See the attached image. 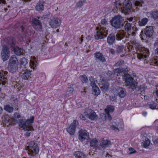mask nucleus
<instances>
[{
	"label": "nucleus",
	"instance_id": "nucleus-37",
	"mask_svg": "<svg viewBox=\"0 0 158 158\" xmlns=\"http://www.w3.org/2000/svg\"><path fill=\"white\" fill-rule=\"evenodd\" d=\"M131 26L130 23H127L124 25V29L125 31L128 32L131 28Z\"/></svg>",
	"mask_w": 158,
	"mask_h": 158
},
{
	"label": "nucleus",
	"instance_id": "nucleus-52",
	"mask_svg": "<svg viewBox=\"0 0 158 158\" xmlns=\"http://www.w3.org/2000/svg\"><path fill=\"white\" fill-rule=\"evenodd\" d=\"M110 128L111 129H112L113 130H118V131H119V129L118 128H117V127H115V126H114L113 125L111 126Z\"/></svg>",
	"mask_w": 158,
	"mask_h": 158
},
{
	"label": "nucleus",
	"instance_id": "nucleus-19",
	"mask_svg": "<svg viewBox=\"0 0 158 158\" xmlns=\"http://www.w3.org/2000/svg\"><path fill=\"white\" fill-rule=\"evenodd\" d=\"M117 94L121 98H124L126 95L125 89L121 87H118L117 89Z\"/></svg>",
	"mask_w": 158,
	"mask_h": 158
},
{
	"label": "nucleus",
	"instance_id": "nucleus-47",
	"mask_svg": "<svg viewBox=\"0 0 158 158\" xmlns=\"http://www.w3.org/2000/svg\"><path fill=\"white\" fill-rule=\"evenodd\" d=\"M5 77L2 72H0V81H3Z\"/></svg>",
	"mask_w": 158,
	"mask_h": 158
},
{
	"label": "nucleus",
	"instance_id": "nucleus-25",
	"mask_svg": "<svg viewBox=\"0 0 158 158\" xmlns=\"http://www.w3.org/2000/svg\"><path fill=\"white\" fill-rule=\"evenodd\" d=\"M30 75V71L29 70H27L22 74V77L23 79L27 80L28 79Z\"/></svg>",
	"mask_w": 158,
	"mask_h": 158
},
{
	"label": "nucleus",
	"instance_id": "nucleus-36",
	"mask_svg": "<svg viewBox=\"0 0 158 158\" xmlns=\"http://www.w3.org/2000/svg\"><path fill=\"white\" fill-rule=\"evenodd\" d=\"M114 107L112 106H107V108L105 109L106 113H109V112H112L113 111Z\"/></svg>",
	"mask_w": 158,
	"mask_h": 158
},
{
	"label": "nucleus",
	"instance_id": "nucleus-16",
	"mask_svg": "<svg viewBox=\"0 0 158 158\" xmlns=\"http://www.w3.org/2000/svg\"><path fill=\"white\" fill-rule=\"evenodd\" d=\"M78 125V123L76 120H74L72 123L67 129L68 132L71 135L74 134L75 132L76 127Z\"/></svg>",
	"mask_w": 158,
	"mask_h": 158
},
{
	"label": "nucleus",
	"instance_id": "nucleus-17",
	"mask_svg": "<svg viewBox=\"0 0 158 158\" xmlns=\"http://www.w3.org/2000/svg\"><path fill=\"white\" fill-rule=\"evenodd\" d=\"M32 26L36 30L40 31L42 27L41 22L36 18L33 19L32 20Z\"/></svg>",
	"mask_w": 158,
	"mask_h": 158
},
{
	"label": "nucleus",
	"instance_id": "nucleus-39",
	"mask_svg": "<svg viewBox=\"0 0 158 158\" xmlns=\"http://www.w3.org/2000/svg\"><path fill=\"white\" fill-rule=\"evenodd\" d=\"M98 143V141L96 139H93L90 143V146L92 147H96Z\"/></svg>",
	"mask_w": 158,
	"mask_h": 158
},
{
	"label": "nucleus",
	"instance_id": "nucleus-53",
	"mask_svg": "<svg viewBox=\"0 0 158 158\" xmlns=\"http://www.w3.org/2000/svg\"><path fill=\"white\" fill-rule=\"evenodd\" d=\"M120 2L119 1H116L115 2V6H116L117 7L120 6Z\"/></svg>",
	"mask_w": 158,
	"mask_h": 158
},
{
	"label": "nucleus",
	"instance_id": "nucleus-13",
	"mask_svg": "<svg viewBox=\"0 0 158 158\" xmlns=\"http://www.w3.org/2000/svg\"><path fill=\"white\" fill-rule=\"evenodd\" d=\"M100 88L103 91H105L109 89V84L106 79L103 78L101 79V81L99 83Z\"/></svg>",
	"mask_w": 158,
	"mask_h": 158
},
{
	"label": "nucleus",
	"instance_id": "nucleus-9",
	"mask_svg": "<svg viewBox=\"0 0 158 158\" xmlns=\"http://www.w3.org/2000/svg\"><path fill=\"white\" fill-rule=\"evenodd\" d=\"M107 34V31L106 28L101 27L99 31H97L94 37L96 40L101 39L106 37Z\"/></svg>",
	"mask_w": 158,
	"mask_h": 158
},
{
	"label": "nucleus",
	"instance_id": "nucleus-43",
	"mask_svg": "<svg viewBox=\"0 0 158 158\" xmlns=\"http://www.w3.org/2000/svg\"><path fill=\"white\" fill-rule=\"evenodd\" d=\"M138 89H139V91L140 92L139 94H141V93H144V88L143 86H140V87L138 88Z\"/></svg>",
	"mask_w": 158,
	"mask_h": 158
},
{
	"label": "nucleus",
	"instance_id": "nucleus-14",
	"mask_svg": "<svg viewBox=\"0 0 158 158\" xmlns=\"http://www.w3.org/2000/svg\"><path fill=\"white\" fill-rule=\"evenodd\" d=\"M154 32L153 27L147 26L141 31V33L143 34L144 33L146 36L150 38L152 36Z\"/></svg>",
	"mask_w": 158,
	"mask_h": 158
},
{
	"label": "nucleus",
	"instance_id": "nucleus-50",
	"mask_svg": "<svg viewBox=\"0 0 158 158\" xmlns=\"http://www.w3.org/2000/svg\"><path fill=\"white\" fill-rule=\"evenodd\" d=\"M101 23L103 25L106 24H107V22L105 19H104L101 20Z\"/></svg>",
	"mask_w": 158,
	"mask_h": 158
},
{
	"label": "nucleus",
	"instance_id": "nucleus-41",
	"mask_svg": "<svg viewBox=\"0 0 158 158\" xmlns=\"http://www.w3.org/2000/svg\"><path fill=\"white\" fill-rule=\"evenodd\" d=\"M153 18L155 19H158V11H155L152 14Z\"/></svg>",
	"mask_w": 158,
	"mask_h": 158
},
{
	"label": "nucleus",
	"instance_id": "nucleus-33",
	"mask_svg": "<svg viewBox=\"0 0 158 158\" xmlns=\"http://www.w3.org/2000/svg\"><path fill=\"white\" fill-rule=\"evenodd\" d=\"M28 61L27 59L24 57L22 58L20 60L21 64L23 65L25 67H26V65L27 64Z\"/></svg>",
	"mask_w": 158,
	"mask_h": 158
},
{
	"label": "nucleus",
	"instance_id": "nucleus-60",
	"mask_svg": "<svg viewBox=\"0 0 158 158\" xmlns=\"http://www.w3.org/2000/svg\"><path fill=\"white\" fill-rule=\"evenodd\" d=\"M133 18L131 17L129 18H128L127 19L129 21H131L133 20Z\"/></svg>",
	"mask_w": 158,
	"mask_h": 158
},
{
	"label": "nucleus",
	"instance_id": "nucleus-20",
	"mask_svg": "<svg viewBox=\"0 0 158 158\" xmlns=\"http://www.w3.org/2000/svg\"><path fill=\"white\" fill-rule=\"evenodd\" d=\"M111 145L110 141L107 139H105L104 138L102 139L100 145L102 148H106L109 147Z\"/></svg>",
	"mask_w": 158,
	"mask_h": 158
},
{
	"label": "nucleus",
	"instance_id": "nucleus-45",
	"mask_svg": "<svg viewBox=\"0 0 158 158\" xmlns=\"http://www.w3.org/2000/svg\"><path fill=\"white\" fill-rule=\"evenodd\" d=\"M106 119L110 120L112 119V118L109 113H107L106 115H105Z\"/></svg>",
	"mask_w": 158,
	"mask_h": 158
},
{
	"label": "nucleus",
	"instance_id": "nucleus-59",
	"mask_svg": "<svg viewBox=\"0 0 158 158\" xmlns=\"http://www.w3.org/2000/svg\"><path fill=\"white\" fill-rule=\"evenodd\" d=\"M134 47V46L133 45H129V46L128 47V48L130 50L131 49L132 50L133 49V48Z\"/></svg>",
	"mask_w": 158,
	"mask_h": 158
},
{
	"label": "nucleus",
	"instance_id": "nucleus-48",
	"mask_svg": "<svg viewBox=\"0 0 158 158\" xmlns=\"http://www.w3.org/2000/svg\"><path fill=\"white\" fill-rule=\"evenodd\" d=\"M129 151L131 152L129 154H131L133 153H135L136 152V151L134 150V149L132 148H129Z\"/></svg>",
	"mask_w": 158,
	"mask_h": 158
},
{
	"label": "nucleus",
	"instance_id": "nucleus-44",
	"mask_svg": "<svg viewBox=\"0 0 158 158\" xmlns=\"http://www.w3.org/2000/svg\"><path fill=\"white\" fill-rule=\"evenodd\" d=\"M150 108L152 109H155L156 108V104L155 103H153L149 105Z\"/></svg>",
	"mask_w": 158,
	"mask_h": 158
},
{
	"label": "nucleus",
	"instance_id": "nucleus-54",
	"mask_svg": "<svg viewBox=\"0 0 158 158\" xmlns=\"http://www.w3.org/2000/svg\"><path fill=\"white\" fill-rule=\"evenodd\" d=\"M36 59V58L35 57H34V60L33 61H31V63L32 64H33L34 65H35V66H36V64H35V63L36 62V60H35Z\"/></svg>",
	"mask_w": 158,
	"mask_h": 158
},
{
	"label": "nucleus",
	"instance_id": "nucleus-61",
	"mask_svg": "<svg viewBox=\"0 0 158 158\" xmlns=\"http://www.w3.org/2000/svg\"><path fill=\"white\" fill-rule=\"evenodd\" d=\"M154 63L158 66V59L156 60L154 62Z\"/></svg>",
	"mask_w": 158,
	"mask_h": 158
},
{
	"label": "nucleus",
	"instance_id": "nucleus-46",
	"mask_svg": "<svg viewBox=\"0 0 158 158\" xmlns=\"http://www.w3.org/2000/svg\"><path fill=\"white\" fill-rule=\"evenodd\" d=\"M124 63V61L122 60H120L116 64V66H120L122 65Z\"/></svg>",
	"mask_w": 158,
	"mask_h": 158
},
{
	"label": "nucleus",
	"instance_id": "nucleus-4",
	"mask_svg": "<svg viewBox=\"0 0 158 158\" xmlns=\"http://www.w3.org/2000/svg\"><path fill=\"white\" fill-rule=\"evenodd\" d=\"M19 62L15 56L13 55L10 57L8 65V71L12 73L16 72L18 69Z\"/></svg>",
	"mask_w": 158,
	"mask_h": 158
},
{
	"label": "nucleus",
	"instance_id": "nucleus-55",
	"mask_svg": "<svg viewBox=\"0 0 158 158\" xmlns=\"http://www.w3.org/2000/svg\"><path fill=\"white\" fill-rule=\"evenodd\" d=\"M139 45V44L136 42H135L134 43V45L133 46L135 48L138 47Z\"/></svg>",
	"mask_w": 158,
	"mask_h": 158
},
{
	"label": "nucleus",
	"instance_id": "nucleus-5",
	"mask_svg": "<svg viewBox=\"0 0 158 158\" xmlns=\"http://www.w3.org/2000/svg\"><path fill=\"white\" fill-rule=\"evenodd\" d=\"M124 80L125 81L126 86H129L133 90L136 89L137 88V83L136 82L130 75L128 74H125L123 76Z\"/></svg>",
	"mask_w": 158,
	"mask_h": 158
},
{
	"label": "nucleus",
	"instance_id": "nucleus-49",
	"mask_svg": "<svg viewBox=\"0 0 158 158\" xmlns=\"http://www.w3.org/2000/svg\"><path fill=\"white\" fill-rule=\"evenodd\" d=\"M110 101L113 102H116V98L114 96H111L110 97Z\"/></svg>",
	"mask_w": 158,
	"mask_h": 158
},
{
	"label": "nucleus",
	"instance_id": "nucleus-1",
	"mask_svg": "<svg viewBox=\"0 0 158 158\" xmlns=\"http://www.w3.org/2000/svg\"><path fill=\"white\" fill-rule=\"evenodd\" d=\"M34 117L33 116L31 117L29 119L26 120L24 118H21V116L17 113L14 114V118H12V125H14L19 123V126L23 129H27L33 122Z\"/></svg>",
	"mask_w": 158,
	"mask_h": 158
},
{
	"label": "nucleus",
	"instance_id": "nucleus-12",
	"mask_svg": "<svg viewBox=\"0 0 158 158\" xmlns=\"http://www.w3.org/2000/svg\"><path fill=\"white\" fill-rule=\"evenodd\" d=\"M61 23V19L57 18H53L49 22V25L52 27L56 28L60 26Z\"/></svg>",
	"mask_w": 158,
	"mask_h": 158
},
{
	"label": "nucleus",
	"instance_id": "nucleus-26",
	"mask_svg": "<svg viewBox=\"0 0 158 158\" xmlns=\"http://www.w3.org/2000/svg\"><path fill=\"white\" fill-rule=\"evenodd\" d=\"M75 157L77 158H85V155L80 151H77L74 154Z\"/></svg>",
	"mask_w": 158,
	"mask_h": 158
},
{
	"label": "nucleus",
	"instance_id": "nucleus-6",
	"mask_svg": "<svg viewBox=\"0 0 158 158\" xmlns=\"http://www.w3.org/2000/svg\"><path fill=\"white\" fill-rule=\"evenodd\" d=\"M16 42L15 40L13 39H11L8 42V46L13 49L15 53L18 56H20L22 54V52L21 49L15 45Z\"/></svg>",
	"mask_w": 158,
	"mask_h": 158
},
{
	"label": "nucleus",
	"instance_id": "nucleus-38",
	"mask_svg": "<svg viewBox=\"0 0 158 158\" xmlns=\"http://www.w3.org/2000/svg\"><path fill=\"white\" fill-rule=\"evenodd\" d=\"M80 78L83 83H86L88 80L87 77L85 75L80 76Z\"/></svg>",
	"mask_w": 158,
	"mask_h": 158
},
{
	"label": "nucleus",
	"instance_id": "nucleus-3",
	"mask_svg": "<svg viewBox=\"0 0 158 158\" xmlns=\"http://www.w3.org/2000/svg\"><path fill=\"white\" fill-rule=\"evenodd\" d=\"M126 32H124L123 31L118 32L115 36L113 33L110 34L107 38V42L110 45H112L115 42V36L116 39L118 40H121L124 38H127L128 36L126 35Z\"/></svg>",
	"mask_w": 158,
	"mask_h": 158
},
{
	"label": "nucleus",
	"instance_id": "nucleus-7",
	"mask_svg": "<svg viewBox=\"0 0 158 158\" xmlns=\"http://www.w3.org/2000/svg\"><path fill=\"white\" fill-rule=\"evenodd\" d=\"M27 150L29 152V154L35 153V154L38 153L39 150L37 144L33 141H31L30 142L29 145L27 146L26 148Z\"/></svg>",
	"mask_w": 158,
	"mask_h": 158
},
{
	"label": "nucleus",
	"instance_id": "nucleus-21",
	"mask_svg": "<svg viewBox=\"0 0 158 158\" xmlns=\"http://www.w3.org/2000/svg\"><path fill=\"white\" fill-rule=\"evenodd\" d=\"M44 2L42 1H40L38 3L36 6L35 8L36 10L39 11H43L44 9V6L43 5Z\"/></svg>",
	"mask_w": 158,
	"mask_h": 158
},
{
	"label": "nucleus",
	"instance_id": "nucleus-29",
	"mask_svg": "<svg viewBox=\"0 0 158 158\" xmlns=\"http://www.w3.org/2000/svg\"><path fill=\"white\" fill-rule=\"evenodd\" d=\"M129 70L127 68L125 69H116L114 70V73H120L121 72L128 73Z\"/></svg>",
	"mask_w": 158,
	"mask_h": 158
},
{
	"label": "nucleus",
	"instance_id": "nucleus-10",
	"mask_svg": "<svg viewBox=\"0 0 158 158\" xmlns=\"http://www.w3.org/2000/svg\"><path fill=\"white\" fill-rule=\"evenodd\" d=\"M10 52L7 46L4 45L1 53L2 58L3 61H5L9 59L10 56Z\"/></svg>",
	"mask_w": 158,
	"mask_h": 158
},
{
	"label": "nucleus",
	"instance_id": "nucleus-40",
	"mask_svg": "<svg viewBox=\"0 0 158 158\" xmlns=\"http://www.w3.org/2000/svg\"><path fill=\"white\" fill-rule=\"evenodd\" d=\"M124 47L123 46L121 45L118 46L116 48V52L117 53H119L122 52L123 49Z\"/></svg>",
	"mask_w": 158,
	"mask_h": 158
},
{
	"label": "nucleus",
	"instance_id": "nucleus-27",
	"mask_svg": "<svg viewBox=\"0 0 158 158\" xmlns=\"http://www.w3.org/2000/svg\"><path fill=\"white\" fill-rule=\"evenodd\" d=\"M27 129H23L25 131H26L24 133L25 135L27 136H29L30 134V132L29 131L32 130H34L33 129L31 126V125L28 127H27Z\"/></svg>",
	"mask_w": 158,
	"mask_h": 158
},
{
	"label": "nucleus",
	"instance_id": "nucleus-28",
	"mask_svg": "<svg viewBox=\"0 0 158 158\" xmlns=\"http://www.w3.org/2000/svg\"><path fill=\"white\" fill-rule=\"evenodd\" d=\"M148 19L147 18H144L142 19L141 20L139 21V25L140 26H144L148 21Z\"/></svg>",
	"mask_w": 158,
	"mask_h": 158
},
{
	"label": "nucleus",
	"instance_id": "nucleus-57",
	"mask_svg": "<svg viewBox=\"0 0 158 158\" xmlns=\"http://www.w3.org/2000/svg\"><path fill=\"white\" fill-rule=\"evenodd\" d=\"M79 117L81 119H82L84 120H85V117H84L83 116V115H82V114H80V115Z\"/></svg>",
	"mask_w": 158,
	"mask_h": 158
},
{
	"label": "nucleus",
	"instance_id": "nucleus-18",
	"mask_svg": "<svg viewBox=\"0 0 158 158\" xmlns=\"http://www.w3.org/2000/svg\"><path fill=\"white\" fill-rule=\"evenodd\" d=\"M90 84L92 88L94 94L95 95H98L99 94L100 91L98 88L95 84V81L91 82Z\"/></svg>",
	"mask_w": 158,
	"mask_h": 158
},
{
	"label": "nucleus",
	"instance_id": "nucleus-58",
	"mask_svg": "<svg viewBox=\"0 0 158 158\" xmlns=\"http://www.w3.org/2000/svg\"><path fill=\"white\" fill-rule=\"evenodd\" d=\"M89 81H90V82H92V81H94V79L93 77H90L89 78Z\"/></svg>",
	"mask_w": 158,
	"mask_h": 158
},
{
	"label": "nucleus",
	"instance_id": "nucleus-30",
	"mask_svg": "<svg viewBox=\"0 0 158 158\" xmlns=\"http://www.w3.org/2000/svg\"><path fill=\"white\" fill-rule=\"evenodd\" d=\"M150 140L148 138H146L142 142L143 146L145 148H148L150 146Z\"/></svg>",
	"mask_w": 158,
	"mask_h": 158
},
{
	"label": "nucleus",
	"instance_id": "nucleus-15",
	"mask_svg": "<svg viewBox=\"0 0 158 158\" xmlns=\"http://www.w3.org/2000/svg\"><path fill=\"white\" fill-rule=\"evenodd\" d=\"M79 139L82 142L89 137L88 132L85 130H81L78 132Z\"/></svg>",
	"mask_w": 158,
	"mask_h": 158
},
{
	"label": "nucleus",
	"instance_id": "nucleus-56",
	"mask_svg": "<svg viewBox=\"0 0 158 158\" xmlns=\"http://www.w3.org/2000/svg\"><path fill=\"white\" fill-rule=\"evenodd\" d=\"M110 52L112 55L114 54L115 52L114 50L113 49H110Z\"/></svg>",
	"mask_w": 158,
	"mask_h": 158
},
{
	"label": "nucleus",
	"instance_id": "nucleus-8",
	"mask_svg": "<svg viewBox=\"0 0 158 158\" xmlns=\"http://www.w3.org/2000/svg\"><path fill=\"white\" fill-rule=\"evenodd\" d=\"M132 3L129 0H125L123 3L122 12L125 15L128 14L131 11Z\"/></svg>",
	"mask_w": 158,
	"mask_h": 158
},
{
	"label": "nucleus",
	"instance_id": "nucleus-24",
	"mask_svg": "<svg viewBox=\"0 0 158 158\" xmlns=\"http://www.w3.org/2000/svg\"><path fill=\"white\" fill-rule=\"evenodd\" d=\"M4 121L5 124L8 123V125H12V118H11L8 116H5Z\"/></svg>",
	"mask_w": 158,
	"mask_h": 158
},
{
	"label": "nucleus",
	"instance_id": "nucleus-64",
	"mask_svg": "<svg viewBox=\"0 0 158 158\" xmlns=\"http://www.w3.org/2000/svg\"><path fill=\"white\" fill-rule=\"evenodd\" d=\"M131 35L132 36H135V33L134 32H133L131 33Z\"/></svg>",
	"mask_w": 158,
	"mask_h": 158
},
{
	"label": "nucleus",
	"instance_id": "nucleus-11",
	"mask_svg": "<svg viewBox=\"0 0 158 158\" xmlns=\"http://www.w3.org/2000/svg\"><path fill=\"white\" fill-rule=\"evenodd\" d=\"M84 113L85 116L92 120H95L98 118V116L97 115L96 113L91 109L88 108L85 109Z\"/></svg>",
	"mask_w": 158,
	"mask_h": 158
},
{
	"label": "nucleus",
	"instance_id": "nucleus-31",
	"mask_svg": "<svg viewBox=\"0 0 158 158\" xmlns=\"http://www.w3.org/2000/svg\"><path fill=\"white\" fill-rule=\"evenodd\" d=\"M4 109L9 113H11L13 111L14 108L10 105H7L4 106Z\"/></svg>",
	"mask_w": 158,
	"mask_h": 158
},
{
	"label": "nucleus",
	"instance_id": "nucleus-35",
	"mask_svg": "<svg viewBox=\"0 0 158 158\" xmlns=\"http://www.w3.org/2000/svg\"><path fill=\"white\" fill-rule=\"evenodd\" d=\"M11 102H12L11 103L12 106L16 109L17 107L18 106V101L17 99H14L12 98L11 99Z\"/></svg>",
	"mask_w": 158,
	"mask_h": 158
},
{
	"label": "nucleus",
	"instance_id": "nucleus-62",
	"mask_svg": "<svg viewBox=\"0 0 158 158\" xmlns=\"http://www.w3.org/2000/svg\"><path fill=\"white\" fill-rule=\"evenodd\" d=\"M6 1L5 0H0V4L1 2H2L3 3H5Z\"/></svg>",
	"mask_w": 158,
	"mask_h": 158
},
{
	"label": "nucleus",
	"instance_id": "nucleus-51",
	"mask_svg": "<svg viewBox=\"0 0 158 158\" xmlns=\"http://www.w3.org/2000/svg\"><path fill=\"white\" fill-rule=\"evenodd\" d=\"M153 142L155 145L157 146L158 144V139L153 140Z\"/></svg>",
	"mask_w": 158,
	"mask_h": 158
},
{
	"label": "nucleus",
	"instance_id": "nucleus-32",
	"mask_svg": "<svg viewBox=\"0 0 158 158\" xmlns=\"http://www.w3.org/2000/svg\"><path fill=\"white\" fill-rule=\"evenodd\" d=\"M134 3L135 6L141 7L142 6V4L144 3V2L142 0H134Z\"/></svg>",
	"mask_w": 158,
	"mask_h": 158
},
{
	"label": "nucleus",
	"instance_id": "nucleus-2",
	"mask_svg": "<svg viewBox=\"0 0 158 158\" xmlns=\"http://www.w3.org/2000/svg\"><path fill=\"white\" fill-rule=\"evenodd\" d=\"M125 21L123 18L120 15H117L113 17L110 21L111 25L116 29L123 28Z\"/></svg>",
	"mask_w": 158,
	"mask_h": 158
},
{
	"label": "nucleus",
	"instance_id": "nucleus-23",
	"mask_svg": "<svg viewBox=\"0 0 158 158\" xmlns=\"http://www.w3.org/2000/svg\"><path fill=\"white\" fill-rule=\"evenodd\" d=\"M149 50L146 48H145L144 52V53H145L146 54H143L142 53L139 54L138 55V58L140 59L142 58H146L147 56L148 55V54L149 53Z\"/></svg>",
	"mask_w": 158,
	"mask_h": 158
},
{
	"label": "nucleus",
	"instance_id": "nucleus-42",
	"mask_svg": "<svg viewBox=\"0 0 158 158\" xmlns=\"http://www.w3.org/2000/svg\"><path fill=\"white\" fill-rule=\"evenodd\" d=\"M84 2V1H80L77 3L76 6L77 7L81 8L83 5Z\"/></svg>",
	"mask_w": 158,
	"mask_h": 158
},
{
	"label": "nucleus",
	"instance_id": "nucleus-63",
	"mask_svg": "<svg viewBox=\"0 0 158 158\" xmlns=\"http://www.w3.org/2000/svg\"><path fill=\"white\" fill-rule=\"evenodd\" d=\"M156 93L157 95L158 96V88H156Z\"/></svg>",
	"mask_w": 158,
	"mask_h": 158
},
{
	"label": "nucleus",
	"instance_id": "nucleus-22",
	"mask_svg": "<svg viewBox=\"0 0 158 158\" xmlns=\"http://www.w3.org/2000/svg\"><path fill=\"white\" fill-rule=\"evenodd\" d=\"M95 57L96 58L98 59L99 60L102 62H105L106 60L103 56V55L101 53L97 52L94 54Z\"/></svg>",
	"mask_w": 158,
	"mask_h": 158
},
{
	"label": "nucleus",
	"instance_id": "nucleus-34",
	"mask_svg": "<svg viewBox=\"0 0 158 158\" xmlns=\"http://www.w3.org/2000/svg\"><path fill=\"white\" fill-rule=\"evenodd\" d=\"M77 88V87L76 85L74 84H72L68 89V92L69 93H71Z\"/></svg>",
	"mask_w": 158,
	"mask_h": 158
}]
</instances>
